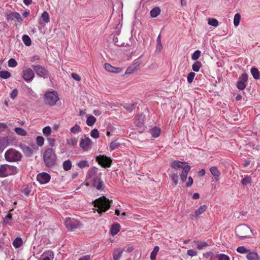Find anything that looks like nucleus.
I'll return each mask as SVG.
<instances>
[{"mask_svg":"<svg viewBox=\"0 0 260 260\" xmlns=\"http://www.w3.org/2000/svg\"><path fill=\"white\" fill-rule=\"evenodd\" d=\"M45 165L48 168L54 166L57 162V156L55 151L50 148L45 149L43 154Z\"/></svg>","mask_w":260,"mask_h":260,"instance_id":"f257e3e1","label":"nucleus"},{"mask_svg":"<svg viewBox=\"0 0 260 260\" xmlns=\"http://www.w3.org/2000/svg\"><path fill=\"white\" fill-rule=\"evenodd\" d=\"M18 172L17 167L8 164L0 165V178H6L10 176H13Z\"/></svg>","mask_w":260,"mask_h":260,"instance_id":"f03ea898","label":"nucleus"},{"mask_svg":"<svg viewBox=\"0 0 260 260\" xmlns=\"http://www.w3.org/2000/svg\"><path fill=\"white\" fill-rule=\"evenodd\" d=\"M110 201L104 196L93 201L94 206L98 208L96 210L100 214L106 212L110 208Z\"/></svg>","mask_w":260,"mask_h":260,"instance_id":"7ed1b4c3","label":"nucleus"},{"mask_svg":"<svg viewBox=\"0 0 260 260\" xmlns=\"http://www.w3.org/2000/svg\"><path fill=\"white\" fill-rule=\"evenodd\" d=\"M5 158L8 162H18L22 158L21 153L13 148L7 150L5 153Z\"/></svg>","mask_w":260,"mask_h":260,"instance_id":"20e7f679","label":"nucleus"},{"mask_svg":"<svg viewBox=\"0 0 260 260\" xmlns=\"http://www.w3.org/2000/svg\"><path fill=\"white\" fill-rule=\"evenodd\" d=\"M59 100L57 93L55 91H49L46 93L44 95L45 103L49 106H52L56 105V102Z\"/></svg>","mask_w":260,"mask_h":260,"instance_id":"39448f33","label":"nucleus"},{"mask_svg":"<svg viewBox=\"0 0 260 260\" xmlns=\"http://www.w3.org/2000/svg\"><path fill=\"white\" fill-rule=\"evenodd\" d=\"M235 233L237 237L243 239L249 236L251 233V231L248 226L243 224L239 225L236 228Z\"/></svg>","mask_w":260,"mask_h":260,"instance_id":"423d86ee","label":"nucleus"},{"mask_svg":"<svg viewBox=\"0 0 260 260\" xmlns=\"http://www.w3.org/2000/svg\"><path fill=\"white\" fill-rule=\"evenodd\" d=\"M99 169L95 167L90 168L86 176V180H92L93 181L96 178L101 177L102 173H98Z\"/></svg>","mask_w":260,"mask_h":260,"instance_id":"0eeeda50","label":"nucleus"},{"mask_svg":"<svg viewBox=\"0 0 260 260\" xmlns=\"http://www.w3.org/2000/svg\"><path fill=\"white\" fill-rule=\"evenodd\" d=\"M66 228L70 231H74L80 226V222L76 219L67 218L64 221Z\"/></svg>","mask_w":260,"mask_h":260,"instance_id":"6e6552de","label":"nucleus"},{"mask_svg":"<svg viewBox=\"0 0 260 260\" xmlns=\"http://www.w3.org/2000/svg\"><path fill=\"white\" fill-rule=\"evenodd\" d=\"M31 67L34 69L37 75L39 77L44 78L48 77V71L43 67L40 65H32Z\"/></svg>","mask_w":260,"mask_h":260,"instance_id":"1a4fd4ad","label":"nucleus"},{"mask_svg":"<svg viewBox=\"0 0 260 260\" xmlns=\"http://www.w3.org/2000/svg\"><path fill=\"white\" fill-rule=\"evenodd\" d=\"M96 160L104 168L110 167L112 163L111 159L104 155L98 156Z\"/></svg>","mask_w":260,"mask_h":260,"instance_id":"9d476101","label":"nucleus"},{"mask_svg":"<svg viewBox=\"0 0 260 260\" xmlns=\"http://www.w3.org/2000/svg\"><path fill=\"white\" fill-rule=\"evenodd\" d=\"M92 142L88 137L81 139L80 146L84 151H88L91 148Z\"/></svg>","mask_w":260,"mask_h":260,"instance_id":"9b49d317","label":"nucleus"},{"mask_svg":"<svg viewBox=\"0 0 260 260\" xmlns=\"http://www.w3.org/2000/svg\"><path fill=\"white\" fill-rule=\"evenodd\" d=\"M247 80L248 75L246 73L242 74L237 83V87L240 90H243L246 87V82Z\"/></svg>","mask_w":260,"mask_h":260,"instance_id":"f8f14e48","label":"nucleus"},{"mask_svg":"<svg viewBox=\"0 0 260 260\" xmlns=\"http://www.w3.org/2000/svg\"><path fill=\"white\" fill-rule=\"evenodd\" d=\"M34 77V72L30 68H27L22 72V77L23 79L27 82L31 81Z\"/></svg>","mask_w":260,"mask_h":260,"instance_id":"ddd939ff","label":"nucleus"},{"mask_svg":"<svg viewBox=\"0 0 260 260\" xmlns=\"http://www.w3.org/2000/svg\"><path fill=\"white\" fill-rule=\"evenodd\" d=\"M37 179L41 184H46L50 181V176L45 172L40 173L38 174Z\"/></svg>","mask_w":260,"mask_h":260,"instance_id":"4468645a","label":"nucleus"},{"mask_svg":"<svg viewBox=\"0 0 260 260\" xmlns=\"http://www.w3.org/2000/svg\"><path fill=\"white\" fill-rule=\"evenodd\" d=\"M93 186L98 190H103L105 188V183L101 177L96 178L92 181Z\"/></svg>","mask_w":260,"mask_h":260,"instance_id":"2eb2a0df","label":"nucleus"},{"mask_svg":"<svg viewBox=\"0 0 260 260\" xmlns=\"http://www.w3.org/2000/svg\"><path fill=\"white\" fill-rule=\"evenodd\" d=\"M8 20H15L19 22L22 21V19L19 13L17 12H12L8 14L7 16Z\"/></svg>","mask_w":260,"mask_h":260,"instance_id":"dca6fc26","label":"nucleus"},{"mask_svg":"<svg viewBox=\"0 0 260 260\" xmlns=\"http://www.w3.org/2000/svg\"><path fill=\"white\" fill-rule=\"evenodd\" d=\"M105 69L108 72L114 73H119L122 71L121 68L114 67L108 63L105 64Z\"/></svg>","mask_w":260,"mask_h":260,"instance_id":"f3484780","label":"nucleus"},{"mask_svg":"<svg viewBox=\"0 0 260 260\" xmlns=\"http://www.w3.org/2000/svg\"><path fill=\"white\" fill-rule=\"evenodd\" d=\"M48 23L50 22V17L48 13L45 11L42 14L40 19L39 20V23L41 24L43 22Z\"/></svg>","mask_w":260,"mask_h":260,"instance_id":"a211bd4d","label":"nucleus"},{"mask_svg":"<svg viewBox=\"0 0 260 260\" xmlns=\"http://www.w3.org/2000/svg\"><path fill=\"white\" fill-rule=\"evenodd\" d=\"M186 165H187L186 162H181L178 160H174L172 162L171 167L173 169L181 168L182 170H183V168H184L185 166Z\"/></svg>","mask_w":260,"mask_h":260,"instance_id":"6ab92c4d","label":"nucleus"},{"mask_svg":"<svg viewBox=\"0 0 260 260\" xmlns=\"http://www.w3.org/2000/svg\"><path fill=\"white\" fill-rule=\"evenodd\" d=\"M20 148L25 155L27 157L30 156L34 152L33 149L27 145H21Z\"/></svg>","mask_w":260,"mask_h":260,"instance_id":"aec40b11","label":"nucleus"},{"mask_svg":"<svg viewBox=\"0 0 260 260\" xmlns=\"http://www.w3.org/2000/svg\"><path fill=\"white\" fill-rule=\"evenodd\" d=\"M53 258V252L51 250H48L43 253L41 260H52Z\"/></svg>","mask_w":260,"mask_h":260,"instance_id":"412c9836","label":"nucleus"},{"mask_svg":"<svg viewBox=\"0 0 260 260\" xmlns=\"http://www.w3.org/2000/svg\"><path fill=\"white\" fill-rule=\"evenodd\" d=\"M190 170V167L188 165L185 166L183 168L182 173L180 175L181 179L183 182H185L186 180L187 174Z\"/></svg>","mask_w":260,"mask_h":260,"instance_id":"4be33fe9","label":"nucleus"},{"mask_svg":"<svg viewBox=\"0 0 260 260\" xmlns=\"http://www.w3.org/2000/svg\"><path fill=\"white\" fill-rule=\"evenodd\" d=\"M207 209V206L206 205L201 206L197 210L194 212V215L193 216L195 218L198 219L200 215L202 214Z\"/></svg>","mask_w":260,"mask_h":260,"instance_id":"5701e85b","label":"nucleus"},{"mask_svg":"<svg viewBox=\"0 0 260 260\" xmlns=\"http://www.w3.org/2000/svg\"><path fill=\"white\" fill-rule=\"evenodd\" d=\"M123 250L121 248L115 249L113 253V257L114 260H119L122 254Z\"/></svg>","mask_w":260,"mask_h":260,"instance_id":"b1692460","label":"nucleus"},{"mask_svg":"<svg viewBox=\"0 0 260 260\" xmlns=\"http://www.w3.org/2000/svg\"><path fill=\"white\" fill-rule=\"evenodd\" d=\"M210 171L212 175L214 176L215 180L218 181L220 175V173L217 168L212 167L210 168Z\"/></svg>","mask_w":260,"mask_h":260,"instance_id":"393cba45","label":"nucleus"},{"mask_svg":"<svg viewBox=\"0 0 260 260\" xmlns=\"http://www.w3.org/2000/svg\"><path fill=\"white\" fill-rule=\"evenodd\" d=\"M120 229V226L119 224L115 223L113 224L111 229H110V233L112 236H115L119 232Z\"/></svg>","mask_w":260,"mask_h":260,"instance_id":"a878e982","label":"nucleus"},{"mask_svg":"<svg viewBox=\"0 0 260 260\" xmlns=\"http://www.w3.org/2000/svg\"><path fill=\"white\" fill-rule=\"evenodd\" d=\"M160 129L157 127H154L150 131L151 136L154 138L158 137L160 135Z\"/></svg>","mask_w":260,"mask_h":260,"instance_id":"bb28decb","label":"nucleus"},{"mask_svg":"<svg viewBox=\"0 0 260 260\" xmlns=\"http://www.w3.org/2000/svg\"><path fill=\"white\" fill-rule=\"evenodd\" d=\"M246 257L248 260H259L257 254L254 252H249Z\"/></svg>","mask_w":260,"mask_h":260,"instance_id":"cd10ccee","label":"nucleus"},{"mask_svg":"<svg viewBox=\"0 0 260 260\" xmlns=\"http://www.w3.org/2000/svg\"><path fill=\"white\" fill-rule=\"evenodd\" d=\"M23 243L22 239L18 237L16 238L13 242V245L15 248H18L22 246Z\"/></svg>","mask_w":260,"mask_h":260,"instance_id":"c85d7f7f","label":"nucleus"},{"mask_svg":"<svg viewBox=\"0 0 260 260\" xmlns=\"http://www.w3.org/2000/svg\"><path fill=\"white\" fill-rule=\"evenodd\" d=\"M96 118L92 115H90L87 117L86 120V124L89 126H92L95 123Z\"/></svg>","mask_w":260,"mask_h":260,"instance_id":"c756f323","label":"nucleus"},{"mask_svg":"<svg viewBox=\"0 0 260 260\" xmlns=\"http://www.w3.org/2000/svg\"><path fill=\"white\" fill-rule=\"evenodd\" d=\"M160 13V9L158 7H155L150 11V15L152 17L155 18Z\"/></svg>","mask_w":260,"mask_h":260,"instance_id":"7c9ffc66","label":"nucleus"},{"mask_svg":"<svg viewBox=\"0 0 260 260\" xmlns=\"http://www.w3.org/2000/svg\"><path fill=\"white\" fill-rule=\"evenodd\" d=\"M193 242L198 243L197 245V248L199 250L203 249L208 246V243L205 242H199L198 241H194Z\"/></svg>","mask_w":260,"mask_h":260,"instance_id":"2f4dec72","label":"nucleus"},{"mask_svg":"<svg viewBox=\"0 0 260 260\" xmlns=\"http://www.w3.org/2000/svg\"><path fill=\"white\" fill-rule=\"evenodd\" d=\"M159 248L158 246H156L154 247L153 251L150 254V259L151 260H155L156 255L159 251Z\"/></svg>","mask_w":260,"mask_h":260,"instance_id":"473e14b6","label":"nucleus"},{"mask_svg":"<svg viewBox=\"0 0 260 260\" xmlns=\"http://www.w3.org/2000/svg\"><path fill=\"white\" fill-rule=\"evenodd\" d=\"M78 142V139L73 138H69L67 139V144L70 146H74L77 144Z\"/></svg>","mask_w":260,"mask_h":260,"instance_id":"72a5a7b5","label":"nucleus"},{"mask_svg":"<svg viewBox=\"0 0 260 260\" xmlns=\"http://www.w3.org/2000/svg\"><path fill=\"white\" fill-rule=\"evenodd\" d=\"M251 73L253 76V77L255 79H258L259 78V72L257 69L255 68H252L251 69Z\"/></svg>","mask_w":260,"mask_h":260,"instance_id":"f704fd0d","label":"nucleus"},{"mask_svg":"<svg viewBox=\"0 0 260 260\" xmlns=\"http://www.w3.org/2000/svg\"><path fill=\"white\" fill-rule=\"evenodd\" d=\"M14 131L17 135L19 136H25L27 135V132L25 131V130L21 127H16L14 129Z\"/></svg>","mask_w":260,"mask_h":260,"instance_id":"c9c22d12","label":"nucleus"},{"mask_svg":"<svg viewBox=\"0 0 260 260\" xmlns=\"http://www.w3.org/2000/svg\"><path fill=\"white\" fill-rule=\"evenodd\" d=\"M201 67V62L199 61H197L192 64V69L194 72H198L199 71Z\"/></svg>","mask_w":260,"mask_h":260,"instance_id":"e433bc0d","label":"nucleus"},{"mask_svg":"<svg viewBox=\"0 0 260 260\" xmlns=\"http://www.w3.org/2000/svg\"><path fill=\"white\" fill-rule=\"evenodd\" d=\"M22 41L23 42V43H24V44L27 46H29L31 45V40H30V38L27 35H23L22 36Z\"/></svg>","mask_w":260,"mask_h":260,"instance_id":"4c0bfd02","label":"nucleus"},{"mask_svg":"<svg viewBox=\"0 0 260 260\" xmlns=\"http://www.w3.org/2000/svg\"><path fill=\"white\" fill-rule=\"evenodd\" d=\"M72 168V163L70 160H66L63 163V168L65 171H69Z\"/></svg>","mask_w":260,"mask_h":260,"instance_id":"58836bf2","label":"nucleus"},{"mask_svg":"<svg viewBox=\"0 0 260 260\" xmlns=\"http://www.w3.org/2000/svg\"><path fill=\"white\" fill-rule=\"evenodd\" d=\"M241 19V15L239 13H236L234 18V24L235 26L239 25Z\"/></svg>","mask_w":260,"mask_h":260,"instance_id":"ea45409f","label":"nucleus"},{"mask_svg":"<svg viewBox=\"0 0 260 260\" xmlns=\"http://www.w3.org/2000/svg\"><path fill=\"white\" fill-rule=\"evenodd\" d=\"M42 132L44 136L48 137L50 135L52 131L49 126H47L43 128Z\"/></svg>","mask_w":260,"mask_h":260,"instance_id":"a19ab883","label":"nucleus"},{"mask_svg":"<svg viewBox=\"0 0 260 260\" xmlns=\"http://www.w3.org/2000/svg\"><path fill=\"white\" fill-rule=\"evenodd\" d=\"M77 165L78 167L81 169L89 167V163L88 161L86 160H82L80 161Z\"/></svg>","mask_w":260,"mask_h":260,"instance_id":"79ce46f5","label":"nucleus"},{"mask_svg":"<svg viewBox=\"0 0 260 260\" xmlns=\"http://www.w3.org/2000/svg\"><path fill=\"white\" fill-rule=\"evenodd\" d=\"M36 143L38 146L41 147L44 145V139L42 136H38L36 138Z\"/></svg>","mask_w":260,"mask_h":260,"instance_id":"37998d69","label":"nucleus"},{"mask_svg":"<svg viewBox=\"0 0 260 260\" xmlns=\"http://www.w3.org/2000/svg\"><path fill=\"white\" fill-rule=\"evenodd\" d=\"M70 130L72 133L75 134L79 133L81 131L80 127L78 124H75Z\"/></svg>","mask_w":260,"mask_h":260,"instance_id":"c03bdc74","label":"nucleus"},{"mask_svg":"<svg viewBox=\"0 0 260 260\" xmlns=\"http://www.w3.org/2000/svg\"><path fill=\"white\" fill-rule=\"evenodd\" d=\"M208 23L210 25L216 27L218 25V21L216 19L209 18L208 20Z\"/></svg>","mask_w":260,"mask_h":260,"instance_id":"a18cd8bd","label":"nucleus"},{"mask_svg":"<svg viewBox=\"0 0 260 260\" xmlns=\"http://www.w3.org/2000/svg\"><path fill=\"white\" fill-rule=\"evenodd\" d=\"M11 76V74L7 71L0 72V77L3 79H8Z\"/></svg>","mask_w":260,"mask_h":260,"instance_id":"49530a36","label":"nucleus"},{"mask_svg":"<svg viewBox=\"0 0 260 260\" xmlns=\"http://www.w3.org/2000/svg\"><path fill=\"white\" fill-rule=\"evenodd\" d=\"M237 251L240 253H248L249 250L246 249L244 246H239L237 248Z\"/></svg>","mask_w":260,"mask_h":260,"instance_id":"de8ad7c7","label":"nucleus"},{"mask_svg":"<svg viewBox=\"0 0 260 260\" xmlns=\"http://www.w3.org/2000/svg\"><path fill=\"white\" fill-rule=\"evenodd\" d=\"M201 51L199 50H196L191 55V59L193 60H197L198 59L201 55Z\"/></svg>","mask_w":260,"mask_h":260,"instance_id":"09e8293b","label":"nucleus"},{"mask_svg":"<svg viewBox=\"0 0 260 260\" xmlns=\"http://www.w3.org/2000/svg\"><path fill=\"white\" fill-rule=\"evenodd\" d=\"M90 136L91 137L97 139L100 137V134L98 130L96 128L92 129L90 132Z\"/></svg>","mask_w":260,"mask_h":260,"instance_id":"8fccbe9b","label":"nucleus"},{"mask_svg":"<svg viewBox=\"0 0 260 260\" xmlns=\"http://www.w3.org/2000/svg\"><path fill=\"white\" fill-rule=\"evenodd\" d=\"M124 107L127 111L131 112L135 109V106L134 104H126Z\"/></svg>","mask_w":260,"mask_h":260,"instance_id":"3c124183","label":"nucleus"},{"mask_svg":"<svg viewBox=\"0 0 260 260\" xmlns=\"http://www.w3.org/2000/svg\"><path fill=\"white\" fill-rule=\"evenodd\" d=\"M170 177L173 181L174 185H176L178 183V175L177 173H172L170 175Z\"/></svg>","mask_w":260,"mask_h":260,"instance_id":"603ef678","label":"nucleus"},{"mask_svg":"<svg viewBox=\"0 0 260 260\" xmlns=\"http://www.w3.org/2000/svg\"><path fill=\"white\" fill-rule=\"evenodd\" d=\"M8 66L11 68H14L17 66V62L14 58H11L8 61Z\"/></svg>","mask_w":260,"mask_h":260,"instance_id":"864d4df0","label":"nucleus"},{"mask_svg":"<svg viewBox=\"0 0 260 260\" xmlns=\"http://www.w3.org/2000/svg\"><path fill=\"white\" fill-rule=\"evenodd\" d=\"M119 146V143L115 141L112 142L110 144V150L112 151Z\"/></svg>","mask_w":260,"mask_h":260,"instance_id":"5fc2aeb1","label":"nucleus"},{"mask_svg":"<svg viewBox=\"0 0 260 260\" xmlns=\"http://www.w3.org/2000/svg\"><path fill=\"white\" fill-rule=\"evenodd\" d=\"M196 74L194 73L193 72H190L188 74V76H187V82L189 83H191L193 79H194V77L195 76Z\"/></svg>","mask_w":260,"mask_h":260,"instance_id":"6e6d98bb","label":"nucleus"},{"mask_svg":"<svg viewBox=\"0 0 260 260\" xmlns=\"http://www.w3.org/2000/svg\"><path fill=\"white\" fill-rule=\"evenodd\" d=\"M218 260H230L229 257L224 254H219L217 255Z\"/></svg>","mask_w":260,"mask_h":260,"instance_id":"4d7b16f0","label":"nucleus"},{"mask_svg":"<svg viewBox=\"0 0 260 260\" xmlns=\"http://www.w3.org/2000/svg\"><path fill=\"white\" fill-rule=\"evenodd\" d=\"M137 119H138L139 121V125H138L139 126H140L144 122L145 120V116L141 114L140 115H139L138 117L137 118Z\"/></svg>","mask_w":260,"mask_h":260,"instance_id":"13d9d810","label":"nucleus"},{"mask_svg":"<svg viewBox=\"0 0 260 260\" xmlns=\"http://www.w3.org/2000/svg\"><path fill=\"white\" fill-rule=\"evenodd\" d=\"M251 181V178L248 177H245L242 180V184L243 185H246L247 184L250 183Z\"/></svg>","mask_w":260,"mask_h":260,"instance_id":"bf43d9fd","label":"nucleus"},{"mask_svg":"<svg viewBox=\"0 0 260 260\" xmlns=\"http://www.w3.org/2000/svg\"><path fill=\"white\" fill-rule=\"evenodd\" d=\"M18 94V90L16 89H14L12 90L10 94V97L12 99H15Z\"/></svg>","mask_w":260,"mask_h":260,"instance_id":"052dcab7","label":"nucleus"},{"mask_svg":"<svg viewBox=\"0 0 260 260\" xmlns=\"http://www.w3.org/2000/svg\"><path fill=\"white\" fill-rule=\"evenodd\" d=\"M8 127L6 123L0 122V132L4 131Z\"/></svg>","mask_w":260,"mask_h":260,"instance_id":"680f3d73","label":"nucleus"},{"mask_svg":"<svg viewBox=\"0 0 260 260\" xmlns=\"http://www.w3.org/2000/svg\"><path fill=\"white\" fill-rule=\"evenodd\" d=\"M12 219V214H8L4 218V222L6 224L8 223Z\"/></svg>","mask_w":260,"mask_h":260,"instance_id":"e2e57ef3","label":"nucleus"},{"mask_svg":"<svg viewBox=\"0 0 260 260\" xmlns=\"http://www.w3.org/2000/svg\"><path fill=\"white\" fill-rule=\"evenodd\" d=\"M187 254L192 257L196 256L197 255V252L192 249H189L187 251Z\"/></svg>","mask_w":260,"mask_h":260,"instance_id":"0e129e2a","label":"nucleus"},{"mask_svg":"<svg viewBox=\"0 0 260 260\" xmlns=\"http://www.w3.org/2000/svg\"><path fill=\"white\" fill-rule=\"evenodd\" d=\"M135 70V68H133L132 67H128L125 71V74H133Z\"/></svg>","mask_w":260,"mask_h":260,"instance_id":"69168bd1","label":"nucleus"},{"mask_svg":"<svg viewBox=\"0 0 260 260\" xmlns=\"http://www.w3.org/2000/svg\"><path fill=\"white\" fill-rule=\"evenodd\" d=\"M72 77L74 80L76 81H79L81 80V78L80 76L76 73H72Z\"/></svg>","mask_w":260,"mask_h":260,"instance_id":"338daca9","label":"nucleus"},{"mask_svg":"<svg viewBox=\"0 0 260 260\" xmlns=\"http://www.w3.org/2000/svg\"><path fill=\"white\" fill-rule=\"evenodd\" d=\"M91 256L90 255H86L81 257L78 260H90Z\"/></svg>","mask_w":260,"mask_h":260,"instance_id":"774afa93","label":"nucleus"}]
</instances>
